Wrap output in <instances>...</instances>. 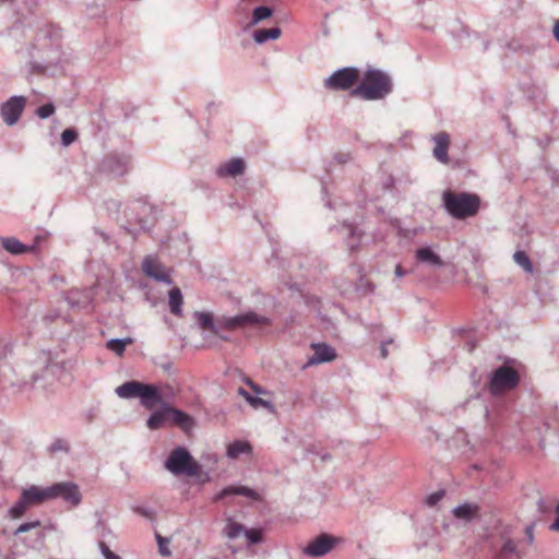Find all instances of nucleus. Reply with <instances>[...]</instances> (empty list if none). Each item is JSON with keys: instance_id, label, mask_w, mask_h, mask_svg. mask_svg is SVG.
<instances>
[{"instance_id": "nucleus-13", "label": "nucleus", "mask_w": 559, "mask_h": 559, "mask_svg": "<svg viewBox=\"0 0 559 559\" xmlns=\"http://www.w3.org/2000/svg\"><path fill=\"white\" fill-rule=\"evenodd\" d=\"M50 499L62 498L64 501L70 502L73 506H78L81 502V492L78 485L74 483H57L50 486Z\"/></svg>"}, {"instance_id": "nucleus-41", "label": "nucleus", "mask_w": 559, "mask_h": 559, "mask_svg": "<svg viewBox=\"0 0 559 559\" xmlns=\"http://www.w3.org/2000/svg\"><path fill=\"white\" fill-rule=\"evenodd\" d=\"M156 540L158 544L159 554L164 557L170 556V550L168 548L169 539L166 537L156 534Z\"/></svg>"}, {"instance_id": "nucleus-56", "label": "nucleus", "mask_w": 559, "mask_h": 559, "mask_svg": "<svg viewBox=\"0 0 559 559\" xmlns=\"http://www.w3.org/2000/svg\"><path fill=\"white\" fill-rule=\"evenodd\" d=\"M238 394L241 395L246 401L248 396H251V394L241 386L238 389Z\"/></svg>"}, {"instance_id": "nucleus-32", "label": "nucleus", "mask_w": 559, "mask_h": 559, "mask_svg": "<svg viewBox=\"0 0 559 559\" xmlns=\"http://www.w3.org/2000/svg\"><path fill=\"white\" fill-rule=\"evenodd\" d=\"M273 14V9L267 5H260L253 9L251 21L249 23V26H254L259 24L260 22L271 17Z\"/></svg>"}, {"instance_id": "nucleus-3", "label": "nucleus", "mask_w": 559, "mask_h": 559, "mask_svg": "<svg viewBox=\"0 0 559 559\" xmlns=\"http://www.w3.org/2000/svg\"><path fill=\"white\" fill-rule=\"evenodd\" d=\"M392 92L390 78L380 70L369 69L365 72L364 82L350 94L365 100L382 99Z\"/></svg>"}, {"instance_id": "nucleus-35", "label": "nucleus", "mask_w": 559, "mask_h": 559, "mask_svg": "<svg viewBox=\"0 0 559 559\" xmlns=\"http://www.w3.org/2000/svg\"><path fill=\"white\" fill-rule=\"evenodd\" d=\"M513 259L516 264H519L524 271L527 273L533 272V265L528 258V255L524 251H516L513 255Z\"/></svg>"}, {"instance_id": "nucleus-12", "label": "nucleus", "mask_w": 559, "mask_h": 559, "mask_svg": "<svg viewBox=\"0 0 559 559\" xmlns=\"http://www.w3.org/2000/svg\"><path fill=\"white\" fill-rule=\"evenodd\" d=\"M142 270L144 274L157 282L170 285L173 280L167 273L166 267L153 255H147L142 262Z\"/></svg>"}, {"instance_id": "nucleus-5", "label": "nucleus", "mask_w": 559, "mask_h": 559, "mask_svg": "<svg viewBox=\"0 0 559 559\" xmlns=\"http://www.w3.org/2000/svg\"><path fill=\"white\" fill-rule=\"evenodd\" d=\"M165 467L174 475L195 476L201 466L183 447L174 449L165 461Z\"/></svg>"}, {"instance_id": "nucleus-52", "label": "nucleus", "mask_w": 559, "mask_h": 559, "mask_svg": "<svg viewBox=\"0 0 559 559\" xmlns=\"http://www.w3.org/2000/svg\"><path fill=\"white\" fill-rule=\"evenodd\" d=\"M552 35L555 39L559 43V20H557L554 24Z\"/></svg>"}, {"instance_id": "nucleus-31", "label": "nucleus", "mask_w": 559, "mask_h": 559, "mask_svg": "<svg viewBox=\"0 0 559 559\" xmlns=\"http://www.w3.org/2000/svg\"><path fill=\"white\" fill-rule=\"evenodd\" d=\"M50 368H51L50 365L46 364V366L40 374L37 371H34L31 376L29 381L23 380L19 384V388L23 391L36 388L37 384L39 383V381L43 380L46 377V374L50 371Z\"/></svg>"}, {"instance_id": "nucleus-33", "label": "nucleus", "mask_w": 559, "mask_h": 559, "mask_svg": "<svg viewBox=\"0 0 559 559\" xmlns=\"http://www.w3.org/2000/svg\"><path fill=\"white\" fill-rule=\"evenodd\" d=\"M132 343L133 340L131 337L111 338L107 342L106 347L115 354L121 356L124 353L127 345Z\"/></svg>"}, {"instance_id": "nucleus-14", "label": "nucleus", "mask_w": 559, "mask_h": 559, "mask_svg": "<svg viewBox=\"0 0 559 559\" xmlns=\"http://www.w3.org/2000/svg\"><path fill=\"white\" fill-rule=\"evenodd\" d=\"M313 355L309 357L307 366H313L318 364L329 362L335 359V349L325 343H316L311 345Z\"/></svg>"}, {"instance_id": "nucleus-28", "label": "nucleus", "mask_w": 559, "mask_h": 559, "mask_svg": "<svg viewBox=\"0 0 559 559\" xmlns=\"http://www.w3.org/2000/svg\"><path fill=\"white\" fill-rule=\"evenodd\" d=\"M282 35V29L280 27L272 28H259L253 32V39L257 44H264L269 39H277Z\"/></svg>"}, {"instance_id": "nucleus-40", "label": "nucleus", "mask_w": 559, "mask_h": 559, "mask_svg": "<svg viewBox=\"0 0 559 559\" xmlns=\"http://www.w3.org/2000/svg\"><path fill=\"white\" fill-rule=\"evenodd\" d=\"M55 112V106L52 103H47L45 105H41L37 108L36 110V115L40 118V119H47L49 118L51 115H53Z\"/></svg>"}, {"instance_id": "nucleus-6", "label": "nucleus", "mask_w": 559, "mask_h": 559, "mask_svg": "<svg viewBox=\"0 0 559 559\" xmlns=\"http://www.w3.org/2000/svg\"><path fill=\"white\" fill-rule=\"evenodd\" d=\"M520 382L518 371L509 366H500L492 371L487 388L492 395L514 389Z\"/></svg>"}, {"instance_id": "nucleus-57", "label": "nucleus", "mask_w": 559, "mask_h": 559, "mask_svg": "<svg viewBox=\"0 0 559 559\" xmlns=\"http://www.w3.org/2000/svg\"><path fill=\"white\" fill-rule=\"evenodd\" d=\"M550 530H551V531L559 532V515H557L556 520H555V521H554V523L550 525Z\"/></svg>"}, {"instance_id": "nucleus-39", "label": "nucleus", "mask_w": 559, "mask_h": 559, "mask_svg": "<svg viewBox=\"0 0 559 559\" xmlns=\"http://www.w3.org/2000/svg\"><path fill=\"white\" fill-rule=\"evenodd\" d=\"M247 402L255 409L260 407H264L270 411L273 409V405L270 401L263 400L259 396H248Z\"/></svg>"}, {"instance_id": "nucleus-62", "label": "nucleus", "mask_w": 559, "mask_h": 559, "mask_svg": "<svg viewBox=\"0 0 559 559\" xmlns=\"http://www.w3.org/2000/svg\"><path fill=\"white\" fill-rule=\"evenodd\" d=\"M475 347V344H471L468 350L472 352Z\"/></svg>"}, {"instance_id": "nucleus-19", "label": "nucleus", "mask_w": 559, "mask_h": 559, "mask_svg": "<svg viewBox=\"0 0 559 559\" xmlns=\"http://www.w3.org/2000/svg\"><path fill=\"white\" fill-rule=\"evenodd\" d=\"M415 258L418 263L432 269H440L444 265L442 259L430 247H421L415 251Z\"/></svg>"}, {"instance_id": "nucleus-27", "label": "nucleus", "mask_w": 559, "mask_h": 559, "mask_svg": "<svg viewBox=\"0 0 559 559\" xmlns=\"http://www.w3.org/2000/svg\"><path fill=\"white\" fill-rule=\"evenodd\" d=\"M252 447L248 441L235 440L227 447V456L238 459L241 454H250Z\"/></svg>"}, {"instance_id": "nucleus-18", "label": "nucleus", "mask_w": 559, "mask_h": 559, "mask_svg": "<svg viewBox=\"0 0 559 559\" xmlns=\"http://www.w3.org/2000/svg\"><path fill=\"white\" fill-rule=\"evenodd\" d=\"M94 297L92 288H85L83 290L72 289L66 297V301L71 308H87Z\"/></svg>"}, {"instance_id": "nucleus-11", "label": "nucleus", "mask_w": 559, "mask_h": 559, "mask_svg": "<svg viewBox=\"0 0 559 559\" xmlns=\"http://www.w3.org/2000/svg\"><path fill=\"white\" fill-rule=\"evenodd\" d=\"M336 544V539L325 533L320 534L304 548V554L309 557H322L330 552Z\"/></svg>"}, {"instance_id": "nucleus-63", "label": "nucleus", "mask_w": 559, "mask_h": 559, "mask_svg": "<svg viewBox=\"0 0 559 559\" xmlns=\"http://www.w3.org/2000/svg\"><path fill=\"white\" fill-rule=\"evenodd\" d=\"M556 512H557V515H559V501H558V504L556 507Z\"/></svg>"}, {"instance_id": "nucleus-21", "label": "nucleus", "mask_w": 559, "mask_h": 559, "mask_svg": "<svg viewBox=\"0 0 559 559\" xmlns=\"http://www.w3.org/2000/svg\"><path fill=\"white\" fill-rule=\"evenodd\" d=\"M231 495L243 496L252 500L260 499L259 493L252 488L247 486H227L215 495L214 501L223 500L225 497Z\"/></svg>"}, {"instance_id": "nucleus-64", "label": "nucleus", "mask_w": 559, "mask_h": 559, "mask_svg": "<svg viewBox=\"0 0 559 559\" xmlns=\"http://www.w3.org/2000/svg\"><path fill=\"white\" fill-rule=\"evenodd\" d=\"M368 287H369V290L372 292L373 290V287L371 284H368Z\"/></svg>"}, {"instance_id": "nucleus-49", "label": "nucleus", "mask_w": 559, "mask_h": 559, "mask_svg": "<svg viewBox=\"0 0 559 559\" xmlns=\"http://www.w3.org/2000/svg\"><path fill=\"white\" fill-rule=\"evenodd\" d=\"M392 344H393V340L392 338L381 343L380 355H381L382 358H386L388 357V355H389V345H392Z\"/></svg>"}, {"instance_id": "nucleus-42", "label": "nucleus", "mask_w": 559, "mask_h": 559, "mask_svg": "<svg viewBox=\"0 0 559 559\" xmlns=\"http://www.w3.org/2000/svg\"><path fill=\"white\" fill-rule=\"evenodd\" d=\"M473 47L479 51H486L489 47V40L483 38L479 34L475 33L473 35Z\"/></svg>"}, {"instance_id": "nucleus-55", "label": "nucleus", "mask_w": 559, "mask_h": 559, "mask_svg": "<svg viewBox=\"0 0 559 559\" xmlns=\"http://www.w3.org/2000/svg\"><path fill=\"white\" fill-rule=\"evenodd\" d=\"M524 0H508L509 2V5L512 7L513 9H519L521 8L522 3H523Z\"/></svg>"}, {"instance_id": "nucleus-47", "label": "nucleus", "mask_w": 559, "mask_h": 559, "mask_svg": "<svg viewBox=\"0 0 559 559\" xmlns=\"http://www.w3.org/2000/svg\"><path fill=\"white\" fill-rule=\"evenodd\" d=\"M97 528L99 530L98 531V536H99V540H104L107 538L108 535H111V530L106 527L103 523L102 520L98 521L97 523Z\"/></svg>"}, {"instance_id": "nucleus-15", "label": "nucleus", "mask_w": 559, "mask_h": 559, "mask_svg": "<svg viewBox=\"0 0 559 559\" xmlns=\"http://www.w3.org/2000/svg\"><path fill=\"white\" fill-rule=\"evenodd\" d=\"M435 147L432 156L441 164L448 165L450 162L448 151L450 146V135L447 132H439L432 136Z\"/></svg>"}, {"instance_id": "nucleus-4", "label": "nucleus", "mask_w": 559, "mask_h": 559, "mask_svg": "<svg viewBox=\"0 0 559 559\" xmlns=\"http://www.w3.org/2000/svg\"><path fill=\"white\" fill-rule=\"evenodd\" d=\"M115 393L124 400L139 399L141 405L146 409H152L162 403V392L156 385L136 380L122 383L115 389Z\"/></svg>"}, {"instance_id": "nucleus-54", "label": "nucleus", "mask_w": 559, "mask_h": 559, "mask_svg": "<svg viewBox=\"0 0 559 559\" xmlns=\"http://www.w3.org/2000/svg\"><path fill=\"white\" fill-rule=\"evenodd\" d=\"M537 507L540 512H546L548 510L547 506L545 504V500L543 498H539L537 501Z\"/></svg>"}, {"instance_id": "nucleus-38", "label": "nucleus", "mask_w": 559, "mask_h": 559, "mask_svg": "<svg viewBox=\"0 0 559 559\" xmlns=\"http://www.w3.org/2000/svg\"><path fill=\"white\" fill-rule=\"evenodd\" d=\"M78 139V132L73 128H68L61 133V144L63 146H70Z\"/></svg>"}, {"instance_id": "nucleus-45", "label": "nucleus", "mask_w": 559, "mask_h": 559, "mask_svg": "<svg viewBox=\"0 0 559 559\" xmlns=\"http://www.w3.org/2000/svg\"><path fill=\"white\" fill-rule=\"evenodd\" d=\"M98 546H99L100 552L105 557V559H121L120 556L116 555L115 552H112L109 549V547L106 544V542L99 540L98 542Z\"/></svg>"}, {"instance_id": "nucleus-59", "label": "nucleus", "mask_w": 559, "mask_h": 559, "mask_svg": "<svg viewBox=\"0 0 559 559\" xmlns=\"http://www.w3.org/2000/svg\"><path fill=\"white\" fill-rule=\"evenodd\" d=\"M322 461H329L331 459V455L329 453H324L322 456H321Z\"/></svg>"}, {"instance_id": "nucleus-16", "label": "nucleus", "mask_w": 559, "mask_h": 559, "mask_svg": "<svg viewBox=\"0 0 559 559\" xmlns=\"http://www.w3.org/2000/svg\"><path fill=\"white\" fill-rule=\"evenodd\" d=\"M331 230H336L345 239V243L350 251L358 248L361 233L353 224L344 222L340 226H334Z\"/></svg>"}, {"instance_id": "nucleus-51", "label": "nucleus", "mask_w": 559, "mask_h": 559, "mask_svg": "<svg viewBox=\"0 0 559 559\" xmlns=\"http://www.w3.org/2000/svg\"><path fill=\"white\" fill-rule=\"evenodd\" d=\"M334 158L337 160V163L345 164L352 159V156L349 153H337Z\"/></svg>"}, {"instance_id": "nucleus-22", "label": "nucleus", "mask_w": 559, "mask_h": 559, "mask_svg": "<svg viewBox=\"0 0 559 559\" xmlns=\"http://www.w3.org/2000/svg\"><path fill=\"white\" fill-rule=\"evenodd\" d=\"M246 168V163L242 158H233L225 164H222L216 169V175L218 177H237L243 174Z\"/></svg>"}, {"instance_id": "nucleus-29", "label": "nucleus", "mask_w": 559, "mask_h": 559, "mask_svg": "<svg viewBox=\"0 0 559 559\" xmlns=\"http://www.w3.org/2000/svg\"><path fill=\"white\" fill-rule=\"evenodd\" d=\"M182 300H183V298H182L180 288H178V287L171 288L169 292V309L173 314H175L177 317L182 316V309H181Z\"/></svg>"}, {"instance_id": "nucleus-7", "label": "nucleus", "mask_w": 559, "mask_h": 559, "mask_svg": "<svg viewBox=\"0 0 559 559\" xmlns=\"http://www.w3.org/2000/svg\"><path fill=\"white\" fill-rule=\"evenodd\" d=\"M358 79L359 71L357 68H342L324 80V87L330 91H346L352 88Z\"/></svg>"}, {"instance_id": "nucleus-30", "label": "nucleus", "mask_w": 559, "mask_h": 559, "mask_svg": "<svg viewBox=\"0 0 559 559\" xmlns=\"http://www.w3.org/2000/svg\"><path fill=\"white\" fill-rule=\"evenodd\" d=\"M245 530L246 527L242 524L235 522L231 518H228L223 530V535L228 539H236L245 533Z\"/></svg>"}, {"instance_id": "nucleus-60", "label": "nucleus", "mask_w": 559, "mask_h": 559, "mask_svg": "<svg viewBox=\"0 0 559 559\" xmlns=\"http://www.w3.org/2000/svg\"><path fill=\"white\" fill-rule=\"evenodd\" d=\"M55 317H56V316H53V314L46 316V317H45V320H46L47 322H50V321H52V320H53V318H55Z\"/></svg>"}, {"instance_id": "nucleus-43", "label": "nucleus", "mask_w": 559, "mask_h": 559, "mask_svg": "<svg viewBox=\"0 0 559 559\" xmlns=\"http://www.w3.org/2000/svg\"><path fill=\"white\" fill-rule=\"evenodd\" d=\"M40 521L36 520V521H32V522H26V523H23L21 524L15 531H14V535H20L22 533H26L33 528H36V527H39L40 526Z\"/></svg>"}, {"instance_id": "nucleus-48", "label": "nucleus", "mask_w": 559, "mask_h": 559, "mask_svg": "<svg viewBox=\"0 0 559 559\" xmlns=\"http://www.w3.org/2000/svg\"><path fill=\"white\" fill-rule=\"evenodd\" d=\"M246 383H247V384L250 386V389H251L255 394H258V395H261V394H265V393H266V391H265L262 386L258 385L257 383H254V382H253L252 380H250V379H246Z\"/></svg>"}, {"instance_id": "nucleus-36", "label": "nucleus", "mask_w": 559, "mask_h": 559, "mask_svg": "<svg viewBox=\"0 0 559 559\" xmlns=\"http://www.w3.org/2000/svg\"><path fill=\"white\" fill-rule=\"evenodd\" d=\"M243 535L249 545H257L263 542V531L261 528H246Z\"/></svg>"}, {"instance_id": "nucleus-20", "label": "nucleus", "mask_w": 559, "mask_h": 559, "mask_svg": "<svg viewBox=\"0 0 559 559\" xmlns=\"http://www.w3.org/2000/svg\"><path fill=\"white\" fill-rule=\"evenodd\" d=\"M160 407L154 411L147 418L146 426L151 430H157L169 423V404L162 400Z\"/></svg>"}, {"instance_id": "nucleus-34", "label": "nucleus", "mask_w": 559, "mask_h": 559, "mask_svg": "<svg viewBox=\"0 0 559 559\" xmlns=\"http://www.w3.org/2000/svg\"><path fill=\"white\" fill-rule=\"evenodd\" d=\"M29 507L31 506L27 500L24 499L23 493H21L19 500L9 509V515L12 519H19L25 514Z\"/></svg>"}, {"instance_id": "nucleus-8", "label": "nucleus", "mask_w": 559, "mask_h": 559, "mask_svg": "<svg viewBox=\"0 0 559 559\" xmlns=\"http://www.w3.org/2000/svg\"><path fill=\"white\" fill-rule=\"evenodd\" d=\"M130 166V156L126 154L110 153L105 156L99 165L100 171L112 176L120 177L128 173Z\"/></svg>"}, {"instance_id": "nucleus-24", "label": "nucleus", "mask_w": 559, "mask_h": 559, "mask_svg": "<svg viewBox=\"0 0 559 559\" xmlns=\"http://www.w3.org/2000/svg\"><path fill=\"white\" fill-rule=\"evenodd\" d=\"M169 423L178 426L183 431H189L194 425L193 418L187 413L173 407L169 404Z\"/></svg>"}, {"instance_id": "nucleus-44", "label": "nucleus", "mask_w": 559, "mask_h": 559, "mask_svg": "<svg viewBox=\"0 0 559 559\" xmlns=\"http://www.w3.org/2000/svg\"><path fill=\"white\" fill-rule=\"evenodd\" d=\"M132 510H133V512H135L151 521H153L156 515V512L151 508L138 506V507H133Z\"/></svg>"}, {"instance_id": "nucleus-23", "label": "nucleus", "mask_w": 559, "mask_h": 559, "mask_svg": "<svg viewBox=\"0 0 559 559\" xmlns=\"http://www.w3.org/2000/svg\"><path fill=\"white\" fill-rule=\"evenodd\" d=\"M24 499L27 500L29 506L39 504L50 499V487L39 488L37 486H31L22 491Z\"/></svg>"}, {"instance_id": "nucleus-1", "label": "nucleus", "mask_w": 559, "mask_h": 559, "mask_svg": "<svg viewBox=\"0 0 559 559\" xmlns=\"http://www.w3.org/2000/svg\"><path fill=\"white\" fill-rule=\"evenodd\" d=\"M198 324L209 330L215 335H219L222 330H238L248 326H263L271 324L270 318L258 314L254 311H248L236 316H221L214 320L209 312L197 311L194 313Z\"/></svg>"}, {"instance_id": "nucleus-50", "label": "nucleus", "mask_w": 559, "mask_h": 559, "mask_svg": "<svg viewBox=\"0 0 559 559\" xmlns=\"http://www.w3.org/2000/svg\"><path fill=\"white\" fill-rule=\"evenodd\" d=\"M501 552H508V554H513L515 552V545L514 543L511 540V539H508L502 548H501Z\"/></svg>"}, {"instance_id": "nucleus-10", "label": "nucleus", "mask_w": 559, "mask_h": 559, "mask_svg": "<svg viewBox=\"0 0 559 559\" xmlns=\"http://www.w3.org/2000/svg\"><path fill=\"white\" fill-rule=\"evenodd\" d=\"M130 211L132 213H136L134 219L140 224V228L144 231L150 229L157 215V209L144 200L134 202Z\"/></svg>"}, {"instance_id": "nucleus-9", "label": "nucleus", "mask_w": 559, "mask_h": 559, "mask_svg": "<svg viewBox=\"0 0 559 559\" xmlns=\"http://www.w3.org/2000/svg\"><path fill=\"white\" fill-rule=\"evenodd\" d=\"M26 106V98L24 96H11L0 107V115L3 122L12 127L20 120Z\"/></svg>"}, {"instance_id": "nucleus-25", "label": "nucleus", "mask_w": 559, "mask_h": 559, "mask_svg": "<svg viewBox=\"0 0 559 559\" xmlns=\"http://www.w3.org/2000/svg\"><path fill=\"white\" fill-rule=\"evenodd\" d=\"M1 245L4 250L15 255L31 252L35 249V245L26 246L15 237L1 238Z\"/></svg>"}, {"instance_id": "nucleus-53", "label": "nucleus", "mask_w": 559, "mask_h": 559, "mask_svg": "<svg viewBox=\"0 0 559 559\" xmlns=\"http://www.w3.org/2000/svg\"><path fill=\"white\" fill-rule=\"evenodd\" d=\"M394 273H395V276L399 278L403 277L406 274V272L403 270V267L400 264H397L395 266Z\"/></svg>"}, {"instance_id": "nucleus-2", "label": "nucleus", "mask_w": 559, "mask_h": 559, "mask_svg": "<svg viewBox=\"0 0 559 559\" xmlns=\"http://www.w3.org/2000/svg\"><path fill=\"white\" fill-rule=\"evenodd\" d=\"M442 205L453 218L465 219L478 213L480 198L476 193L454 192L448 189L442 193Z\"/></svg>"}, {"instance_id": "nucleus-58", "label": "nucleus", "mask_w": 559, "mask_h": 559, "mask_svg": "<svg viewBox=\"0 0 559 559\" xmlns=\"http://www.w3.org/2000/svg\"><path fill=\"white\" fill-rule=\"evenodd\" d=\"M171 366H173V364H171V362H166V364L162 365V368H163L164 370H166V371H170Z\"/></svg>"}, {"instance_id": "nucleus-26", "label": "nucleus", "mask_w": 559, "mask_h": 559, "mask_svg": "<svg viewBox=\"0 0 559 559\" xmlns=\"http://www.w3.org/2000/svg\"><path fill=\"white\" fill-rule=\"evenodd\" d=\"M453 515L459 520L472 521L479 518V506L476 503H463L453 509Z\"/></svg>"}, {"instance_id": "nucleus-61", "label": "nucleus", "mask_w": 559, "mask_h": 559, "mask_svg": "<svg viewBox=\"0 0 559 559\" xmlns=\"http://www.w3.org/2000/svg\"><path fill=\"white\" fill-rule=\"evenodd\" d=\"M325 205H326L328 207L332 209V203H331V201H326V202H325Z\"/></svg>"}, {"instance_id": "nucleus-37", "label": "nucleus", "mask_w": 559, "mask_h": 559, "mask_svg": "<svg viewBox=\"0 0 559 559\" xmlns=\"http://www.w3.org/2000/svg\"><path fill=\"white\" fill-rule=\"evenodd\" d=\"M70 445L66 439L57 438L48 447L49 453L69 452Z\"/></svg>"}, {"instance_id": "nucleus-17", "label": "nucleus", "mask_w": 559, "mask_h": 559, "mask_svg": "<svg viewBox=\"0 0 559 559\" xmlns=\"http://www.w3.org/2000/svg\"><path fill=\"white\" fill-rule=\"evenodd\" d=\"M94 297L92 288H85L83 290L72 289L66 297V301L71 308H87Z\"/></svg>"}, {"instance_id": "nucleus-46", "label": "nucleus", "mask_w": 559, "mask_h": 559, "mask_svg": "<svg viewBox=\"0 0 559 559\" xmlns=\"http://www.w3.org/2000/svg\"><path fill=\"white\" fill-rule=\"evenodd\" d=\"M444 493L445 492L442 489L430 493L426 499V503L429 507L436 506L443 498Z\"/></svg>"}]
</instances>
